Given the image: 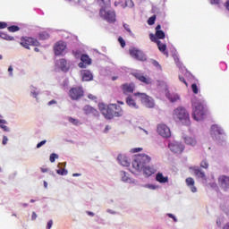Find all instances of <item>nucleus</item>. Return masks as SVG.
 I'll return each mask as SVG.
<instances>
[{
  "label": "nucleus",
  "mask_w": 229,
  "mask_h": 229,
  "mask_svg": "<svg viewBox=\"0 0 229 229\" xmlns=\"http://www.w3.org/2000/svg\"><path fill=\"white\" fill-rule=\"evenodd\" d=\"M99 110L106 119H114V117H122L124 111L121 106L116 104H109L108 106L105 104H99Z\"/></svg>",
  "instance_id": "nucleus-1"
},
{
  "label": "nucleus",
  "mask_w": 229,
  "mask_h": 229,
  "mask_svg": "<svg viewBox=\"0 0 229 229\" xmlns=\"http://www.w3.org/2000/svg\"><path fill=\"white\" fill-rule=\"evenodd\" d=\"M173 119L175 123H181L182 124H184V126H189L191 124V114L183 106L176 107L173 111Z\"/></svg>",
  "instance_id": "nucleus-2"
},
{
  "label": "nucleus",
  "mask_w": 229,
  "mask_h": 229,
  "mask_svg": "<svg viewBox=\"0 0 229 229\" xmlns=\"http://www.w3.org/2000/svg\"><path fill=\"white\" fill-rule=\"evenodd\" d=\"M151 162V157L146 154H139L134 157L132 167L135 171H142L148 164Z\"/></svg>",
  "instance_id": "nucleus-3"
},
{
  "label": "nucleus",
  "mask_w": 229,
  "mask_h": 229,
  "mask_svg": "<svg viewBox=\"0 0 229 229\" xmlns=\"http://www.w3.org/2000/svg\"><path fill=\"white\" fill-rule=\"evenodd\" d=\"M192 106V118L195 121H201L207 114V108H205V106L199 101L194 102Z\"/></svg>",
  "instance_id": "nucleus-4"
},
{
  "label": "nucleus",
  "mask_w": 229,
  "mask_h": 229,
  "mask_svg": "<svg viewBox=\"0 0 229 229\" xmlns=\"http://www.w3.org/2000/svg\"><path fill=\"white\" fill-rule=\"evenodd\" d=\"M20 44L25 49H30V46H33L35 47H40V42H38V40H37V38L28 37V36L21 37Z\"/></svg>",
  "instance_id": "nucleus-5"
},
{
  "label": "nucleus",
  "mask_w": 229,
  "mask_h": 229,
  "mask_svg": "<svg viewBox=\"0 0 229 229\" xmlns=\"http://www.w3.org/2000/svg\"><path fill=\"white\" fill-rule=\"evenodd\" d=\"M211 132V137L214 140H225V138L226 137L225 131L218 125H212Z\"/></svg>",
  "instance_id": "nucleus-6"
},
{
  "label": "nucleus",
  "mask_w": 229,
  "mask_h": 229,
  "mask_svg": "<svg viewBox=\"0 0 229 229\" xmlns=\"http://www.w3.org/2000/svg\"><path fill=\"white\" fill-rule=\"evenodd\" d=\"M69 96L73 101H78V99H81L85 96V91L81 87L72 88L69 90Z\"/></svg>",
  "instance_id": "nucleus-7"
},
{
  "label": "nucleus",
  "mask_w": 229,
  "mask_h": 229,
  "mask_svg": "<svg viewBox=\"0 0 229 229\" xmlns=\"http://www.w3.org/2000/svg\"><path fill=\"white\" fill-rule=\"evenodd\" d=\"M134 96L139 98L147 108H153V106H155V103H153L151 98H149L146 93L136 92L134 93Z\"/></svg>",
  "instance_id": "nucleus-8"
},
{
  "label": "nucleus",
  "mask_w": 229,
  "mask_h": 229,
  "mask_svg": "<svg viewBox=\"0 0 229 229\" xmlns=\"http://www.w3.org/2000/svg\"><path fill=\"white\" fill-rule=\"evenodd\" d=\"M131 74L134 78H136V80L144 85H151L153 83V79H151V77L144 75V73L140 72H133Z\"/></svg>",
  "instance_id": "nucleus-9"
},
{
  "label": "nucleus",
  "mask_w": 229,
  "mask_h": 229,
  "mask_svg": "<svg viewBox=\"0 0 229 229\" xmlns=\"http://www.w3.org/2000/svg\"><path fill=\"white\" fill-rule=\"evenodd\" d=\"M53 48L55 56H62L64 55V51L67 49V43L63 40L57 41L54 45Z\"/></svg>",
  "instance_id": "nucleus-10"
},
{
  "label": "nucleus",
  "mask_w": 229,
  "mask_h": 229,
  "mask_svg": "<svg viewBox=\"0 0 229 229\" xmlns=\"http://www.w3.org/2000/svg\"><path fill=\"white\" fill-rule=\"evenodd\" d=\"M157 134L165 139L171 137V129L165 123H159L157 127Z\"/></svg>",
  "instance_id": "nucleus-11"
},
{
  "label": "nucleus",
  "mask_w": 229,
  "mask_h": 229,
  "mask_svg": "<svg viewBox=\"0 0 229 229\" xmlns=\"http://www.w3.org/2000/svg\"><path fill=\"white\" fill-rule=\"evenodd\" d=\"M129 53L132 58H135V60H139L140 62H146L148 60L144 52L137 48H131Z\"/></svg>",
  "instance_id": "nucleus-12"
},
{
  "label": "nucleus",
  "mask_w": 229,
  "mask_h": 229,
  "mask_svg": "<svg viewBox=\"0 0 229 229\" xmlns=\"http://www.w3.org/2000/svg\"><path fill=\"white\" fill-rule=\"evenodd\" d=\"M149 38L151 42H155L157 45V47L161 53L165 55V56H169V52H167V46L162 43L160 40L155 38V34H149Z\"/></svg>",
  "instance_id": "nucleus-13"
},
{
  "label": "nucleus",
  "mask_w": 229,
  "mask_h": 229,
  "mask_svg": "<svg viewBox=\"0 0 229 229\" xmlns=\"http://www.w3.org/2000/svg\"><path fill=\"white\" fill-rule=\"evenodd\" d=\"M100 16L103 17L107 22H114L115 21V12L112 10H105L100 9Z\"/></svg>",
  "instance_id": "nucleus-14"
},
{
  "label": "nucleus",
  "mask_w": 229,
  "mask_h": 229,
  "mask_svg": "<svg viewBox=\"0 0 229 229\" xmlns=\"http://www.w3.org/2000/svg\"><path fill=\"white\" fill-rule=\"evenodd\" d=\"M168 148L173 153L177 154L183 153V149H185V147L182 143L176 141L169 143Z\"/></svg>",
  "instance_id": "nucleus-15"
},
{
  "label": "nucleus",
  "mask_w": 229,
  "mask_h": 229,
  "mask_svg": "<svg viewBox=\"0 0 229 229\" xmlns=\"http://www.w3.org/2000/svg\"><path fill=\"white\" fill-rule=\"evenodd\" d=\"M218 183L224 191H229V177L228 176H226V175L219 176Z\"/></svg>",
  "instance_id": "nucleus-16"
},
{
  "label": "nucleus",
  "mask_w": 229,
  "mask_h": 229,
  "mask_svg": "<svg viewBox=\"0 0 229 229\" xmlns=\"http://www.w3.org/2000/svg\"><path fill=\"white\" fill-rule=\"evenodd\" d=\"M81 63L79 64V67L81 69H85L87 65H91L92 59H90V57L88 55L83 54L81 57Z\"/></svg>",
  "instance_id": "nucleus-17"
},
{
  "label": "nucleus",
  "mask_w": 229,
  "mask_h": 229,
  "mask_svg": "<svg viewBox=\"0 0 229 229\" xmlns=\"http://www.w3.org/2000/svg\"><path fill=\"white\" fill-rule=\"evenodd\" d=\"M123 94H131L135 90L134 83H125L121 86Z\"/></svg>",
  "instance_id": "nucleus-18"
},
{
  "label": "nucleus",
  "mask_w": 229,
  "mask_h": 229,
  "mask_svg": "<svg viewBox=\"0 0 229 229\" xmlns=\"http://www.w3.org/2000/svg\"><path fill=\"white\" fill-rule=\"evenodd\" d=\"M161 29L162 26L160 24L156 27V33L154 35L156 40H164V38H165V32L161 30Z\"/></svg>",
  "instance_id": "nucleus-19"
},
{
  "label": "nucleus",
  "mask_w": 229,
  "mask_h": 229,
  "mask_svg": "<svg viewBox=\"0 0 229 229\" xmlns=\"http://www.w3.org/2000/svg\"><path fill=\"white\" fill-rule=\"evenodd\" d=\"M191 171H193L195 176L197 178H201V180H207V175H205V172L201 171L199 167L198 166H192L191 167Z\"/></svg>",
  "instance_id": "nucleus-20"
},
{
  "label": "nucleus",
  "mask_w": 229,
  "mask_h": 229,
  "mask_svg": "<svg viewBox=\"0 0 229 229\" xmlns=\"http://www.w3.org/2000/svg\"><path fill=\"white\" fill-rule=\"evenodd\" d=\"M117 160L121 164V165H123V167H128L130 165V158H128L126 155H118Z\"/></svg>",
  "instance_id": "nucleus-21"
},
{
  "label": "nucleus",
  "mask_w": 229,
  "mask_h": 229,
  "mask_svg": "<svg viewBox=\"0 0 229 229\" xmlns=\"http://www.w3.org/2000/svg\"><path fill=\"white\" fill-rule=\"evenodd\" d=\"M185 182H186L187 187H189V189H191V192H197L198 188H196V186H194L195 182L192 177L186 178Z\"/></svg>",
  "instance_id": "nucleus-22"
},
{
  "label": "nucleus",
  "mask_w": 229,
  "mask_h": 229,
  "mask_svg": "<svg viewBox=\"0 0 229 229\" xmlns=\"http://www.w3.org/2000/svg\"><path fill=\"white\" fill-rule=\"evenodd\" d=\"M141 171H143L144 174L147 176H151L152 174H155V173H157V169H155V166H147V165L144 168H142Z\"/></svg>",
  "instance_id": "nucleus-23"
},
{
  "label": "nucleus",
  "mask_w": 229,
  "mask_h": 229,
  "mask_svg": "<svg viewBox=\"0 0 229 229\" xmlns=\"http://www.w3.org/2000/svg\"><path fill=\"white\" fill-rule=\"evenodd\" d=\"M58 66L60 67V69L62 71H64V72H67V71H69V64H67V60L65 59H60L57 62Z\"/></svg>",
  "instance_id": "nucleus-24"
},
{
  "label": "nucleus",
  "mask_w": 229,
  "mask_h": 229,
  "mask_svg": "<svg viewBox=\"0 0 229 229\" xmlns=\"http://www.w3.org/2000/svg\"><path fill=\"white\" fill-rule=\"evenodd\" d=\"M83 112L86 115H96L98 114V110H96L94 107L90 106H85L83 107Z\"/></svg>",
  "instance_id": "nucleus-25"
},
{
  "label": "nucleus",
  "mask_w": 229,
  "mask_h": 229,
  "mask_svg": "<svg viewBox=\"0 0 229 229\" xmlns=\"http://www.w3.org/2000/svg\"><path fill=\"white\" fill-rule=\"evenodd\" d=\"M94 76L92 75V72L89 70H84L82 72V80L83 81H91L93 80Z\"/></svg>",
  "instance_id": "nucleus-26"
},
{
  "label": "nucleus",
  "mask_w": 229,
  "mask_h": 229,
  "mask_svg": "<svg viewBox=\"0 0 229 229\" xmlns=\"http://www.w3.org/2000/svg\"><path fill=\"white\" fill-rule=\"evenodd\" d=\"M156 180L159 183H167V182H169V177L164 176L162 173H157L156 175Z\"/></svg>",
  "instance_id": "nucleus-27"
},
{
  "label": "nucleus",
  "mask_w": 229,
  "mask_h": 229,
  "mask_svg": "<svg viewBox=\"0 0 229 229\" xmlns=\"http://www.w3.org/2000/svg\"><path fill=\"white\" fill-rule=\"evenodd\" d=\"M126 104L128 105V106H131V108H139V106H137V103L135 102L133 98H131V96L126 98Z\"/></svg>",
  "instance_id": "nucleus-28"
},
{
  "label": "nucleus",
  "mask_w": 229,
  "mask_h": 229,
  "mask_svg": "<svg viewBox=\"0 0 229 229\" xmlns=\"http://www.w3.org/2000/svg\"><path fill=\"white\" fill-rule=\"evenodd\" d=\"M184 142L185 144H187L188 146H196V139L191 137V136H186L184 138Z\"/></svg>",
  "instance_id": "nucleus-29"
},
{
  "label": "nucleus",
  "mask_w": 229,
  "mask_h": 229,
  "mask_svg": "<svg viewBox=\"0 0 229 229\" xmlns=\"http://www.w3.org/2000/svg\"><path fill=\"white\" fill-rule=\"evenodd\" d=\"M169 101H171V103H176V101H178V99H180V96H178V94H167L166 95Z\"/></svg>",
  "instance_id": "nucleus-30"
},
{
  "label": "nucleus",
  "mask_w": 229,
  "mask_h": 229,
  "mask_svg": "<svg viewBox=\"0 0 229 229\" xmlns=\"http://www.w3.org/2000/svg\"><path fill=\"white\" fill-rule=\"evenodd\" d=\"M0 38H4V40H14V38L12 36H9L8 34L4 32H0Z\"/></svg>",
  "instance_id": "nucleus-31"
},
{
  "label": "nucleus",
  "mask_w": 229,
  "mask_h": 229,
  "mask_svg": "<svg viewBox=\"0 0 229 229\" xmlns=\"http://www.w3.org/2000/svg\"><path fill=\"white\" fill-rule=\"evenodd\" d=\"M49 38V33L43 31L39 33V40H47Z\"/></svg>",
  "instance_id": "nucleus-32"
},
{
  "label": "nucleus",
  "mask_w": 229,
  "mask_h": 229,
  "mask_svg": "<svg viewBox=\"0 0 229 229\" xmlns=\"http://www.w3.org/2000/svg\"><path fill=\"white\" fill-rule=\"evenodd\" d=\"M8 31H10L11 33H15V31H19V30H21V28H19V26L17 25H12V26H9L7 28Z\"/></svg>",
  "instance_id": "nucleus-33"
},
{
  "label": "nucleus",
  "mask_w": 229,
  "mask_h": 229,
  "mask_svg": "<svg viewBox=\"0 0 229 229\" xmlns=\"http://www.w3.org/2000/svg\"><path fill=\"white\" fill-rule=\"evenodd\" d=\"M69 123H71L72 124H73L74 126H78L81 124L80 120L76 119V118H72V117H69L68 118Z\"/></svg>",
  "instance_id": "nucleus-34"
},
{
  "label": "nucleus",
  "mask_w": 229,
  "mask_h": 229,
  "mask_svg": "<svg viewBox=\"0 0 229 229\" xmlns=\"http://www.w3.org/2000/svg\"><path fill=\"white\" fill-rule=\"evenodd\" d=\"M98 3L102 8H105V6H108V4H110V0H98Z\"/></svg>",
  "instance_id": "nucleus-35"
},
{
  "label": "nucleus",
  "mask_w": 229,
  "mask_h": 229,
  "mask_svg": "<svg viewBox=\"0 0 229 229\" xmlns=\"http://www.w3.org/2000/svg\"><path fill=\"white\" fill-rule=\"evenodd\" d=\"M157 21V15H152L150 18L148 20V26H153L155 24V21Z\"/></svg>",
  "instance_id": "nucleus-36"
},
{
  "label": "nucleus",
  "mask_w": 229,
  "mask_h": 229,
  "mask_svg": "<svg viewBox=\"0 0 229 229\" xmlns=\"http://www.w3.org/2000/svg\"><path fill=\"white\" fill-rule=\"evenodd\" d=\"M125 6L127 8H133V6H135V4L133 3V0H125Z\"/></svg>",
  "instance_id": "nucleus-37"
},
{
  "label": "nucleus",
  "mask_w": 229,
  "mask_h": 229,
  "mask_svg": "<svg viewBox=\"0 0 229 229\" xmlns=\"http://www.w3.org/2000/svg\"><path fill=\"white\" fill-rule=\"evenodd\" d=\"M200 167H202V169H208V162L204 159L200 162Z\"/></svg>",
  "instance_id": "nucleus-38"
},
{
  "label": "nucleus",
  "mask_w": 229,
  "mask_h": 229,
  "mask_svg": "<svg viewBox=\"0 0 229 229\" xmlns=\"http://www.w3.org/2000/svg\"><path fill=\"white\" fill-rule=\"evenodd\" d=\"M56 173L61 176H65V174H67V170H65L64 168H60L56 171Z\"/></svg>",
  "instance_id": "nucleus-39"
},
{
  "label": "nucleus",
  "mask_w": 229,
  "mask_h": 229,
  "mask_svg": "<svg viewBox=\"0 0 229 229\" xmlns=\"http://www.w3.org/2000/svg\"><path fill=\"white\" fill-rule=\"evenodd\" d=\"M118 42L120 43L122 47H126V41H124V38H123V37L118 38Z\"/></svg>",
  "instance_id": "nucleus-40"
},
{
  "label": "nucleus",
  "mask_w": 229,
  "mask_h": 229,
  "mask_svg": "<svg viewBox=\"0 0 229 229\" xmlns=\"http://www.w3.org/2000/svg\"><path fill=\"white\" fill-rule=\"evenodd\" d=\"M56 158H58V155H56L55 153H52L50 155L49 160L53 164V163H55V160H56Z\"/></svg>",
  "instance_id": "nucleus-41"
},
{
  "label": "nucleus",
  "mask_w": 229,
  "mask_h": 229,
  "mask_svg": "<svg viewBox=\"0 0 229 229\" xmlns=\"http://www.w3.org/2000/svg\"><path fill=\"white\" fill-rule=\"evenodd\" d=\"M191 90L193 94H198L199 89H198V85L196 83L191 84Z\"/></svg>",
  "instance_id": "nucleus-42"
},
{
  "label": "nucleus",
  "mask_w": 229,
  "mask_h": 229,
  "mask_svg": "<svg viewBox=\"0 0 229 229\" xmlns=\"http://www.w3.org/2000/svg\"><path fill=\"white\" fill-rule=\"evenodd\" d=\"M121 176H122L123 182H128V176H127L126 172L122 171V172H121Z\"/></svg>",
  "instance_id": "nucleus-43"
},
{
  "label": "nucleus",
  "mask_w": 229,
  "mask_h": 229,
  "mask_svg": "<svg viewBox=\"0 0 229 229\" xmlns=\"http://www.w3.org/2000/svg\"><path fill=\"white\" fill-rule=\"evenodd\" d=\"M123 28H124V30H126V31H128V33H129L130 35H133V32H131V30L130 29V25L124 23V24H123Z\"/></svg>",
  "instance_id": "nucleus-44"
},
{
  "label": "nucleus",
  "mask_w": 229,
  "mask_h": 229,
  "mask_svg": "<svg viewBox=\"0 0 229 229\" xmlns=\"http://www.w3.org/2000/svg\"><path fill=\"white\" fill-rule=\"evenodd\" d=\"M6 123H0V128L4 130V131H10V128L8 126L4 125Z\"/></svg>",
  "instance_id": "nucleus-45"
},
{
  "label": "nucleus",
  "mask_w": 229,
  "mask_h": 229,
  "mask_svg": "<svg viewBox=\"0 0 229 229\" xmlns=\"http://www.w3.org/2000/svg\"><path fill=\"white\" fill-rule=\"evenodd\" d=\"M4 28H8V23L0 21V30H4Z\"/></svg>",
  "instance_id": "nucleus-46"
},
{
  "label": "nucleus",
  "mask_w": 229,
  "mask_h": 229,
  "mask_svg": "<svg viewBox=\"0 0 229 229\" xmlns=\"http://www.w3.org/2000/svg\"><path fill=\"white\" fill-rule=\"evenodd\" d=\"M179 80H180V81H182V83H184V85H186V87L189 86V84L187 83V81H185V78H183V76L179 75Z\"/></svg>",
  "instance_id": "nucleus-47"
},
{
  "label": "nucleus",
  "mask_w": 229,
  "mask_h": 229,
  "mask_svg": "<svg viewBox=\"0 0 229 229\" xmlns=\"http://www.w3.org/2000/svg\"><path fill=\"white\" fill-rule=\"evenodd\" d=\"M210 4H221V0H209Z\"/></svg>",
  "instance_id": "nucleus-48"
},
{
  "label": "nucleus",
  "mask_w": 229,
  "mask_h": 229,
  "mask_svg": "<svg viewBox=\"0 0 229 229\" xmlns=\"http://www.w3.org/2000/svg\"><path fill=\"white\" fill-rule=\"evenodd\" d=\"M167 216H168V217L173 219L174 221V223H178V219L176 218V216H174V215L168 213Z\"/></svg>",
  "instance_id": "nucleus-49"
},
{
  "label": "nucleus",
  "mask_w": 229,
  "mask_h": 229,
  "mask_svg": "<svg viewBox=\"0 0 229 229\" xmlns=\"http://www.w3.org/2000/svg\"><path fill=\"white\" fill-rule=\"evenodd\" d=\"M140 151H142V148H135L131 149V153H140Z\"/></svg>",
  "instance_id": "nucleus-50"
},
{
  "label": "nucleus",
  "mask_w": 229,
  "mask_h": 229,
  "mask_svg": "<svg viewBox=\"0 0 229 229\" xmlns=\"http://www.w3.org/2000/svg\"><path fill=\"white\" fill-rule=\"evenodd\" d=\"M46 142H47V140H44L42 141H40L39 143L37 144V148H42V146H44V144H46Z\"/></svg>",
  "instance_id": "nucleus-51"
},
{
  "label": "nucleus",
  "mask_w": 229,
  "mask_h": 229,
  "mask_svg": "<svg viewBox=\"0 0 229 229\" xmlns=\"http://www.w3.org/2000/svg\"><path fill=\"white\" fill-rule=\"evenodd\" d=\"M2 143H3L4 146H6V144H8V137L4 136Z\"/></svg>",
  "instance_id": "nucleus-52"
},
{
  "label": "nucleus",
  "mask_w": 229,
  "mask_h": 229,
  "mask_svg": "<svg viewBox=\"0 0 229 229\" xmlns=\"http://www.w3.org/2000/svg\"><path fill=\"white\" fill-rule=\"evenodd\" d=\"M53 227V220H49L47 225V229H51Z\"/></svg>",
  "instance_id": "nucleus-53"
},
{
  "label": "nucleus",
  "mask_w": 229,
  "mask_h": 229,
  "mask_svg": "<svg viewBox=\"0 0 229 229\" xmlns=\"http://www.w3.org/2000/svg\"><path fill=\"white\" fill-rule=\"evenodd\" d=\"M88 98H89V99H91L92 101H96V99H98V97H96L92 94L88 95Z\"/></svg>",
  "instance_id": "nucleus-54"
},
{
  "label": "nucleus",
  "mask_w": 229,
  "mask_h": 229,
  "mask_svg": "<svg viewBox=\"0 0 229 229\" xmlns=\"http://www.w3.org/2000/svg\"><path fill=\"white\" fill-rule=\"evenodd\" d=\"M38 216L36 212H32L31 220L35 221L37 219Z\"/></svg>",
  "instance_id": "nucleus-55"
},
{
  "label": "nucleus",
  "mask_w": 229,
  "mask_h": 229,
  "mask_svg": "<svg viewBox=\"0 0 229 229\" xmlns=\"http://www.w3.org/2000/svg\"><path fill=\"white\" fill-rule=\"evenodd\" d=\"M148 189H152L153 191H155V189H157V186L153 185V184H148Z\"/></svg>",
  "instance_id": "nucleus-56"
},
{
  "label": "nucleus",
  "mask_w": 229,
  "mask_h": 229,
  "mask_svg": "<svg viewBox=\"0 0 229 229\" xmlns=\"http://www.w3.org/2000/svg\"><path fill=\"white\" fill-rule=\"evenodd\" d=\"M51 105H56V100H51L48 102V106H51Z\"/></svg>",
  "instance_id": "nucleus-57"
},
{
  "label": "nucleus",
  "mask_w": 229,
  "mask_h": 229,
  "mask_svg": "<svg viewBox=\"0 0 229 229\" xmlns=\"http://www.w3.org/2000/svg\"><path fill=\"white\" fill-rule=\"evenodd\" d=\"M225 6L226 10L229 11V0H227V1L225 2Z\"/></svg>",
  "instance_id": "nucleus-58"
},
{
  "label": "nucleus",
  "mask_w": 229,
  "mask_h": 229,
  "mask_svg": "<svg viewBox=\"0 0 229 229\" xmlns=\"http://www.w3.org/2000/svg\"><path fill=\"white\" fill-rule=\"evenodd\" d=\"M86 214H88V216H91V217H94V213L92 211H87Z\"/></svg>",
  "instance_id": "nucleus-59"
},
{
  "label": "nucleus",
  "mask_w": 229,
  "mask_h": 229,
  "mask_svg": "<svg viewBox=\"0 0 229 229\" xmlns=\"http://www.w3.org/2000/svg\"><path fill=\"white\" fill-rule=\"evenodd\" d=\"M8 72H10V75L12 76V72H13V68L12 66H9Z\"/></svg>",
  "instance_id": "nucleus-60"
},
{
  "label": "nucleus",
  "mask_w": 229,
  "mask_h": 229,
  "mask_svg": "<svg viewBox=\"0 0 229 229\" xmlns=\"http://www.w3.org/2000/svg\"><path fill=\"white\" fill-rule=\"evenodd\" d=\"M72 55L74 56H78V55H80V51H72Z\"/></svg>",
  "instance_id": "nucleus-61"
},
{
  "label": "nucleus",
  "mask_w": 229,
  "mask_h": 229,
  "mask_svg": "<svg viewBox=\"0 0 229 229\" xmlns=\"http://www.w3.org/2000/svg\"><path fill=\"white\" fill-rule=\"evenodd\" d=\"M154 65H156V67H160V64H158V62H157V61H154Z\"/></svg>",
  "instance_id": "nucleus-62"
},
{
  "label": "nucleus",
  "mask_w": 229,
  "mask_h": 229,
  "mask_svg": "<svg viewBox=\"0 0 229 229\" xmlns=\"http://www.w3.org/2000/svg\"><path fill=\"white\" fill-rule=\"evenodd\" d=\"M223 229H229V223H227L224 227Z\"/></svg>",
  "instance_id": "nucleus-63"
},
{
  "label": "nucleus",
  "mask_w": 229,
  "mask_h": 229,
  "mask_svg": "<svg viewBox=\"0 0 229 229\" xmlns=\"http://www.w3.org/2000/svg\"><path fill=\"white\" fill-rule=\"evenodd\" d=\"M41 172L47 173V168H41Z\"/></svg>",
  "instance_id": "nucleus-64"
}]
</instances>
